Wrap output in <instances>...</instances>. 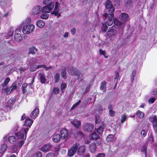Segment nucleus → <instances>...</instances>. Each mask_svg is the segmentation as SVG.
I'll return each instance as SVG.
<instances>
[{"mask_svg": "<svg viewBox=\"0 0 157 157\" xmlns=\"http://www.w3.org/2000/svg\"><path fill=\"white\" fill-rule=\"evenodd\" d=\"M29 130L28 127H23L21 130L16 133L15 135L17 138L19 139H23L25 140L26 139L27 133Z\"/></svg>", "mask_w": 157, "mask_h": 157, "instance_id": "nucleus-1", "label": "nucleus"}, {"mask_svg": "<svg viewBox=\"0 0 157 157\" xmlns=\"http://www.w3.org/2000/svg\"><path fill=\"white\" fill-rule=\"evenodd\" d=\"M35 29V26L31 24H28L25 25L22 29V32L24 34H29L32 32Z\"/></svg>", "mask_w": 157, "mask_h": 157, "instance_id": "nucleus-2", "label": "nucleus"}, {"mask_svg": "<svg viewBox=\"0 0 157 157\" xmlns=\"http://www.w3.org/2000/svg\"><path fill=\"white\" fill-rule=\"evenodd\" d=\"M79 145L78 143H75L73 144L72 146L68 150V156L71 157L73 156L76 152L78 147Z\"/></svg>", "mask_w": 157, "mask_h": 157, "instance_id": "nucleus-3", "label": "nucleus"}, {"mask_svg": "<svg viewBox=\"0 0 157 157\" xmlns=\"http://www.w3.org/2000/svg\"><path fill=\"white\" fill-rule=\"evenodd\" d=\"M104 16L108 19V20L106 21V23L108 26L111 25L113 23V21H112V18L114 17V16L113 14L105 13Z\"/></svg>", "mask_w": 157, "mask_h": 157, "instance_id": "nucleus-4", "label": "nucleus"}, {"mask_svg": "<svg viewBox=\"0 0 157 157\" xmlns=\"http://www.w3.org/2000/svg\"><path fill=\"white\" fill-rule=\"evenodd\" d=\"M150 121L152 123L154 130L156 132L157 131V116L152 115L149 117Z\"/></svg>", "mask_w": 157, "mask_h": 157, "instance_id": "nucleus-5", "label": "nucleus"}, {"mask_svg": "<svg viewBox=\"0 0 157 157\" xmlns=\"http://www.w3.org/2000/svg\"><path fill=\"white\" fill-rule=\"evenodd\" d=\"M105 6L106 8L108 9V12L110 13H112L114 11V8L112 5L111 2L108 0L105 3Z\"/></svg>", "mask_w": 157, "mask_h": 157, "instance_id": "nucleus-6", "label": "nucleus"}, {"mask_svg": "<svg viewBox=\"0 0 157 157\" xmlns=\"http://www.w3.org/2000/svg\"><path fill=\"white\" fill-rule=\"evenodd\" d=\"M69 73L72 75H76L78 78V80L79 82L81 81L84 78L83 75L78 70L75 71V72H72L69 71Z\"/></svg>", "mask_w": 157, "mask_h": 157, "instance_id": "nucleus-7", "label": "nucleus"}, {"mask_svg": "<svg viewBox=\"0 0 157 157\" xmlns=\"http://www.w3.org/2000/svg\"><path fill=\"white\" fill-rule=\"evenodd\" d=\"M117 32L116 27L113 26L109 28L107 33V34L109 37H111L115 35Z\"/></svg>", "mask_w": 157, "mask_h": 157, "instance_id": "nucleus-8", "label": "nucleus"}, {"mask_svg": "<svg viewBox=\"0 0 157 157\" xmlns=\"http://www.w3.org/2000/svg\"><path fill=\"white\" fill-rule=\"evenodd\" d=\"M54 3H52L50 5H46L43 7L42 12L45 13H49L54 8Z\"/></svg>", "mask_w": 157, "mask_h": 157, "instance_id": "nucleus-9", "label": "nucleus"}, {"mask_svg": "<svg viewBox=\"0 0 157 157\" xmlns=\"http://www.w3.org/2000/svg\"><path fill=\"white\" fill-rule=\"evenodd\" d=\"M94 125L91 124L86 123L83 126L84 130L88 132H90L94 128Z\"/></svg>", "mask_w": 157, "mask_h": 157, "instance_id": "nucleus-10", "label": "nucleus"}, {"mask_svg": "<svg viewBox=\"0 0 157 157\" xmlns=\"http://www.w3.org/2000/svg\"><path fill=\"white\" fill-rule=\"evenodd\" d=\"M60 136L62 139H67L68 136V131L66 129H63L60 131Z\"/></svg>", "mask_w": 157, "mask_h": 157, "instance_id": "nucleus-11", "label": "nucleus"}, {"mask_svg": "<svg viewBox=\"0 0 157 157\" xmlns=\"http://www.w3.org/2000/svg\"><path fill=\"white\" fill-rule=\"evenodd\" d=\"M41 10L39 6H36L33 8L31 13L33 14L37 15L40 13Z\"/></svg>", "mask_w": 157, "mask_h": 157, "instance_id": "nucleus-12", "label": "nucleus"}, {"mask_svg": "<svg viewBox=\"0 0 157 157\" xmlns=\"http://www.w3.org/2000/svg\"><path fill=\"white\" fill-rule=\"evenodd\" d=\"M8 56L10 59H13L15 57L16 51L10 48L8 49L7 50Z\"/></svg>", "mask_w": 157, "mask_h": 157, "instance_id": "nucleus-13", "label": "nucleus"}, {"mask_svg": "<svg viewBox=\"0 0 157 157\" xmlns=\"http://www.w3.org/2000/svg\"><path fill=\"white\" fill-rule=\"evenodd\" d=\"M39 113L38 108L35 109L30 114V117L32 118H35L38 115Z\"/></svg>", "mask_w": 157, "mask_h": 157, "instance_id": "nucleus-14", "label": "nucleus"}, {"mask_svg": "<svg viewBox=\"0 0 157 157\" xmlns=\"http://www.w3.org/2000/svg\"><path fill=\"white\" fill-rule=\"evenodd\" d=\"M51 145L49 144H47L42 146L40 150L43 152H47L49 151L51 148Z\"/></svg>", "mask_w": 157, "mask_h": 157, "instance_id": "nucleus-15", "label": "nucleus"}, {"mask_svg": "<svg viewBox=\"0 0 157 157\" xmlns=\"http://www.w3.org/2000/svg\"><path fill=\"white\" fill-rule=\"evenodd\" d=\"M59 4L58 2H56L54 11L52 13V14H54L55 16H57L58 17L60 16V14L59 13V10L58 9V6Z\"/></svg>", "mask_w": 157, "mask_h": 157, "instance_id": "nucleus-16", "label": "nucleus"}, {"mask_svg": "<svg viewBox=\"0 0 157 157\" xmlns=\"http://www.w3.org/2000/svg\"><path fill=\"white\" fill-rule=\"evenodd\" d=\"M128 15L125 13H121L119 16L120 18L122 21V23L125 21L128 18Z\"/></svg>", "mask_w": 157, "mask_h": 157, "instance_id": "nucleus-17", "label": "nucleus"}, {"mask_svg": "<svg viewBox=\"0 0 157 157\" xmlns=\"http://www.w3.org/2000/svg\"><path fill=\"white\" fill-rule=\"evenodd\" d=\"M29 52L28 54H32L33 55L35 54V52L38 51L37 49L35 46H33L29 48L28 49Z\"/></svg>", "mask_w": 157, "mask_h": 157, "instance_id": "nucleus-18", "label": "nucleus"}, {"mask_svg": "<svg viewBox=\"0 0 157 157\" xmlns=\"http://www.w3.org/2000/svg\"><path fill=\"white\" fill-rule=\"evenodd\" d=\"M71 123L73 124L75 127L78 128L81 124L80 121L76 119H74L73 120L71 121Z\"/></svg>", "mask_w": 157, "mask_h": 157, "instance_id": "nucleus-19", "label": "nucleus"}, {"mask_svg": "<svg viewBox=\"0 0 157 157\" xmlns=\"http://www.w3.org/2000/svg\"><path fill=\"white\" fill-rule=\"evenodd\" d=\"M85 150V147L84 146H80L78 150V154L80 155H82L84 153Z\"/></svg>", "mask_w": 157, "mask_h": 157, "instance_id": "nucleus-20", "label": "nucleus"}, {"mask_svg": "<svg viewBox=\"0 0 157 157\" xmlns=\"http://www.w3.org/2000/svg\"><path fill=\"white\" fill-rule=\"evenodd\" d=\"M75 135L76 140H79L82 138L83 136V134L80 131H77L76 133L75 134Z\"/></svg>", "mask_w": 157, "mask_h": 157, "instance_id": "nucleus-21", "label": "nucleus"}, {"mask_svg": "<svg viewBox=\"0 0 157 157\" xmlns=\"http://www.w3.org/2000/svg\"><path fill=\"white\" fill-rule=\"evenodd\" d=\"M106 82L105 81H103L101 84L100 89L103 92H105L106 91Z\"/></svg>", "mask_w": 157, "mask_h": 157, "instance_id": "nucleus-22", "label": "nucleus"}, {"mask_svg": "<svg viewBox=\"0 0 157 157\" xmlns=\"http://www.w3.org/2000/svg\"><path fill=\"white\" fill-rule=\"evenodd\" d=\"M90 150L91 153H94L96 151V146L95 144H90L89 145Z\"/></svg>", "mask_w": 157, "mask_h": 157, "instance_id": "nucleus-23", "label": "nucleus"}, {"mask_svg": "<svg viewBox=\"0 0 157 157\" xmlns=\"http://www.w3.org/2000/svg\"><path fill=\"white\" fill-rule=\"evenodd\" d=\"M7 148V146L6 144H4L1 145L0 147V153L2 154L5 152Z\"/></svg>", "mask_w": 157, "mask_h": 157, "instance_id": "nucleus-24", "label": "nucleus"}, {"mask_svg": "<svg viewBox=\"0 0 157 157\" xmlns=\"http://www.w3.org/2000/svg\"><path fill=\"white\" fill-rule=\"evenodd\" d=\"M33 121L30 119L28 118L26 119L25 121V125L26 126H28L30 127L33 123Z\"/></svg>", "mask_w": 157, "mask_h": 157, "instance_id": "nucleus-25", "label": "nucleus"}, {"mask_svg": "<svg viewBox=\"0 0 157 157\" xmlns=\"http://www.w3.org/2000/svg\"><path fill=\"white\" fill-rule=\"evenodd\" d=\"M22 37L21 35L18 33H15L14 36V39L17 41H21L22 40Z\"/></svg>", "mask_w": 157, "mask_h": 157, "instance_id": "nucleus-26", "label": "nucleus"}, {"mask_svg": "<svg viewBox=\"0 0 157 157\" xmlns=\"http://www.w3.org/2000/svg\"><path fill=\"white\" fill-rule=\"evenodd\" d=\"M61 138V136L59 134H56L53 136L52 140L54 142L57 143L60 141Z\"/></svg>", "mask_w": 157, "mask_h": 157, "instance_id": "nucleus-27", "label": "nucleus"}, {"mask_svg": "<svg viewBox=\"0 0 157 157\" xmlns=\"http://www.w3.org/2000/svg\"><path fill=\"white\" fill-rule=\"evenodd\" d=\"M39 75L40 78L41 82L42 83H44L46 81V79L44 75L42 73L39 74Z\"/></svg>", "mask_w": 157, "mask_h": 157, "instance_id": "nucleus-28", "label": "nucleus"}, {"mask_svg": "<svg viewBox=\"0 0 157 157\" xmlns=\"http://www.w3.org/2000/svg\"><path fill=\"white\" fill-rule=\"evenodd\" d=\"M36 25L38 27L42 28L45 25L44 22L42 20H39L36 22Z\"/></svg>", "mask_w": 157, "mask_h": 157, "instance_id": "nucleus-29", "label": "nucleus"}, {"mask_svg": "<svg viewBox=\"0 0 157 157\" xmlns=\"http://www.w3.org/2000/svg\"><path fill=\"white\" fill-rule=\"evenodd\" d=\"M132 0H126L125 3V6L128 9L132 7Z\"/></svg>", "mask_w": 157, "mask_h": 157, "instance_id": "nucleus-30", "label": "nucleus"}, {"mask_svg": "<svg viewBox=\"0 0 157 157\" xmlns=\"http://www.w3.org/2000/svg\"><path fill=\"white\" fill-rule=\"evenodd\" d=\"M9 142L11 144H14L16 141V137L14 136H11L9 137L8 138Z\"/></svg>", "mask_w": 157, "mask_h": 157, "instance_id": "nucleus-31", "label": "nucleus"}, {"mask_svg": "<svg viewBox=\"0 0 157 157\" xmlns=\"http://www.w3.org/2000/svg\"><path fill=\"white\" fill-rule=\"evenodd\" d=\"M91 136L92 139L93 140L99 139L100 137L99 135L96 132H94L91 135Z\"/></svg>", "mask_w": 157, "mask_h": 157, "instance_id": "nucleus-32", "label": "nucleus"}, {"mask_svg": "<svg viewBox=\"0 0 157 157\" xmlns=\"http://www.w3.org/2000/svg\"><path fill=\"white\" fill-rule=\"evenodd\" d=\"M67 69L66 67L64 68L61 72V75L62 76L64 79H66L67 78Z\"/></svg>", "mask_w": 157, "mask_h": 157, "instance_id": "nucleus-33", "label": "nucleus"}, {"mask_svg": "<svg viewBox=\"0 0 157 157\" xmlns=\"http://www.w3.org/2000/svg\"><path fill=\"white\" fill-rule=\"evenodd\" d=\"M17 87V85L15 83H13L9 89L8 93H10L13 90L16 89Z\"/></svg>", "mask_w": 157, "mask_h": 157, "instance_id": "nucleus-34", "label": "nucleus"}, {"mask_svg": "<svg viewBox=\"0 0 157 157\" xmlns=\"http://www.w3.org/2000/svg\"><path fill=\"white\" fill-rule=\"evenodd\" d=\"M137 116L140 118H142L144 116V113L140 110H138L136 113Z\"/></svg>", "mask_w": 157, "mask_h": 157, "instance_id": "nucleus-35", "label": "nucleus"}, {"mask_svg": "<svg viewBox=\"0 0 157 157\" xmlns=\"http://www.w3.org/2000/svg\"><path fill=\"white\" fill-rule=\"evenodd\" d=\"M113 138L114 136L113 135L110 134L108 136L106 137V140L108 142H109L111 141L113 139Z\"/></svg>", "mask_w": 157, "mask_h": 157, "instance_id": "nucleus-36", "label": "nucleus"}, {"mask_svg": "<svg viewBox=\"0 0 157 157\" xmlns=\"http://www.w3.org/2000/svg\"><path fill=\"white\" fill-rule=\"evenodd\" d=\"M16 99L14 98H12L8 101L7 104L8 105H12L14 103Z\"/></svg>", "mask_w": 157, "mask_h": 157, "instance_id": "nucleus-37", "label": "nucleus"}, {"mask_svg": "<svg viewBox=\"0 0 157 157\" xmlns=\"http://www.w3.org/2000/svg\"><path fill=\"white\" fill-rule=\"evenodd\" d=\"M29 62L30 63H32L29 64V66H31L33 63H36L37 62V60L36 59L34 58H32L30 60Z\"/></svg>", "mask_w": 157, "mask_h": 157, "instance_id": "nucleus-38", "label": "nucleus"}, {"mask_svg": "<svg viewBox=\"0 0 157 157\" xmlns=\"http://www.w3.org/2000/svg\"><path fill=\"white\" fill-rule=\"evenodd\" d=\"M60 75L58 73H56L54 77V79L56 82H58L59 80Z\"/></svg>", "mask_w": 157, "mask_h": 157, "instance_id": "nucleus-39", "label": "nucleus"}, {"mask_svg": "<svg viewBox=\"0 0 157 157\" xmlns=\"http://www.w3.org/2000/svg\"><path fill=\"white\" fill-rule=\"evenodd\" d=\"M108 29V27L105 23H103L101 27V30L104 32H105Z\"/></svg>", "mask_w": 157, "mask_h": 157, "instance_id": "nucleus-40", "label": "nucleus"}, {"mask_svg": "<svg viewBox=\"0 0 157 157\" xmlns=\"http://www.w3.org/2000/svg\"><path fill=\"white\" fill-rule=\"evenodd\" d=\"M113 20L115 25H122V22L119 21L117 19L113 18Z\"/></svg>", "mask_w": 157, "mask_h": 157, "instance_id": "nucleus-41", "label": "nucleus"}, {"mask_svg": "<svg viewBox=\"0 0 157 157\" xmlns=\"http://www.w3.org/2000/svg\"><path fill=\"white\" fill-rule=\"evenodd\" d=\"M43 2L44 4H46L47 5H50L52 3H54L52 2V0H44Z\"/></svg>", "mask_w": 157, "mask_h": 157, "instance_id": "nucleus-42", "label": "nucleus"}, {"mask_svg": "<svg viewBox=\"0 0 157 157\" xmlns=\"http://www.w3.org/2000/svg\"><path fill=\"white\" fill-rule=\"evenodd\" d=\"M81 100H79L77 102L74 104L71 108V110H73L74 109H75L76 107H77L78 105L80 103H81Z\"/></svg>", "mask_w": 157, "mask_h": 157, "instance_id": "nucleus-43", "label": "nucleus"}, {"mask_svg": "<svg viewBox=\"0 0 157 157\" xmlns=\"http://www.w3.org/2000/svg\"><path fill=\"white\" fill-rule=\"evenodd\" d=\"M103 129L101 126H100L97 130V132L100 134L101 135L102 133Z\"/></svg>", "mask_w": 157, "mask_h": 157, "instance_id": "nucleus-44", "label": "nucleus"}, {"mask_svg": "<svg viewBox=\"0 0 157 157\" xmlns=\"http://www.w3.org/2000/svg\"><path fill=\"white\" fill-rule=\"evenodd\" d=\"M10 81V78H7L4 82V84H3L2 85V86L3 87L7 85L8 84V82H9Z\"/></svg>", "mask_w": 157, "mask_h": 157, "instance_id": "nucleus-45", "label": "nucleus"}, {"mask_svg": "<svg viewBox=\"0 0 157 157\" xmlns=\"http://www.w3.org/2000/svg\"><path fill=\"white\" fill-rule=\"evenodd\" d=\"M59 89L58 87H54L53 89V92L56 94L59 93Z\"/></svg>", "mask_w": 157, "mask_h": 157, "instance_id": "nucleus-46", "label": "nucleus"}, {"mask_svg": "<svg viewBox=\"0 0 157 157\" xmlns=\"http://www.w3.org/2000/svg\"><path fill=\"white\" fill-rule=\"evenodd\" d=\"M49 15L46 13H44L41 15L40 18L42 19H47L48 18Z\"/></svg>", "mask_w": 157, "mask_h": 157, "instance_id": "nucleus-47", "label": "nucleus"}, {"mask_svg": "<svg viewBox=\"0 0 157 157\" xmlns=\"http://www.w3.org/2000/svg\"><path fill=\"white\" fill-rule=\"evenodd\" d=\"M147 131L144 129L142 130L141 132V137H145L147 135Z\"/></svg>", "mask_w": 157, "mask_h": 157, "instance_id": "nucleus-48", "label": "nucleus"}, {"mask_svg": "<svg viewBox=\"0 0 157 157\" xmlns=\"http://www.w3.org/2000/svg\"><path fill=\"white\" fill-rule=\"evenodd\" d=\"M67 84L65 83H63L61 85V90L62 92H63V90L66 87Z\"/></svg>", "mask_w": 157, "mask_h": 157, "instance_id": "nucleus-49", "label": "nucleus"}, {"mask_svg": "<svg viewBox=\"0 0 157 157\" xmlns=\"http://www.w3.org/2000/svg\"><path fill=\"white\" fill-rule=\"evenodd\" d=\"M9 89L7 88H3L2 90V92L4 93H6L7 94H9L10 93H8Z\"/></svg>", "mask_w": 157, "mask_h": 157, "instance_id": "nucleus-50", "label": "nucleus"}, {"mask_svg": "<svg viewBox=\"0 0 157 157\" xmlns=\"http://www.w3.org/2000/svg\"><path fill=\"white\" fill-rule=\"evenodd\" d=\"M35 156L36 157H42V153L40 151H38L36 152L35 154Z\"/></svg>", "mask_w": 157, "mask_h": 157, "instance_id": "nucleus-51", "label": "nucleus"}, {"mask_svg": "<svg viewBox=\"0 0 157 157\" xmlns=\"http://www.w3.org/2000/svg\"><path fill=\"white\" fill-rule=\"evenodd\" d=\"M115 77L114 78V79L116 80V82H117L118 79L119 78V75L118 72L117 71H116L115 72Z\"/></svg>", "mask_w": 157, "mask_h": 157, "instance_id": "nucleus-52", "label": "nucleus"}, {"mask_svg": "<svg viewBox=\"0 0 157 157\" xmlns=\"http://www.w3.org/2000/svg\"><path fill=\"white\" fill-rule=\"evenodd\" d=\"M147 141L150 143H151L153 142V138L152 135H150Z\"/></svg>", "mask_w": 157, "mask_h": 157, "instance_id": "nucleus-53", "label": "nucleus"}, {"mask_svg": "<svg viewBox=\"0 0 157 157\" xmlns=\"http://www.w3.org/2000/svg\"><path fill=\"white\" fill-rule=\"evenodd\" d=\"M155 100V98H150L148 100V102L150 104L153 103L154 102Z\"/></svg>", "mask_w": 157, "mask_h": 157, "instance_id": "nucleus-54", "label": "nucleus"}, {"mask_svg": "<svg viewBox=\"0 0 157 157\" xmlns=\"http://www.w3.org/2000/svg\"><path fill=\"white\" fill-rule=\"evenodd\" d=\"M115 112L113 110H109V114L110 116L113 117L114 116Z\"/></svg>", "mask_w": 157, "mask_h": 157, "instance_id": "nucleus-55", "label": "nucleus"}, {"mask_svg": "<svg viewBox=\"0 0 157 157\" xmlns=\"http://www.w3.org/2000/svg\"><path fill=\"white\" fill-rule=\"evenodd\" d=\"M127 117L125 115H123L122 117V118L121 120V123H123L126 119Z\"/></svg>", "mask_w": 157, "mask_h": 157, "instance_id": "nucleus-56", "label": "nucleus"}, {"mask_svg": "<svg viewBox=\"0 0 157 157\" xmlns=\"http://www.w3.org/2000/svg\"><path fill=\"white\" fill-rule=\"evenodd\" d=\"M69 71H71L72 72H75V71H77V70L75 69H74L72 67H69L68 70V72L69 73Z\"/></svg>", "mask_w": 157, "mask_h": 157, "instance_id": "nucleus-57", "label": "nucleus"}, {"mask_svg": "<svg viewBox=\"0 0 157 157\" xmlns=\"http://www.w3.org/2000/svg\"><path fill=\"white\" fill-rule=\"evenodd\" d=\"M71 32L72 35H74L75 33L76 29L75 28L71 30Z\"/></svg>", "mask_w": 157, "mask_h": 157, "instance_id": "nucleus-58", "label": "nucleus"}, {"mask_svg": "<svg viewBox=\"0 0 157 157\" xmlns=\"http://www.w3.org/2000/svg\"><path fill=\"white\" fill-rule=\"evenodd\" d=\"M46 157H56V156L54 154L49 153L47 155Z\"/></svg>", "mask_w": 157, "mask_h": 157, "instance_id": "nucleus-59", "label": "nucleus"}, {"mask_svg": "<svg viewBox=\"0 0 157 157\" xmlns=\"http://www.w3.org/2000/svg\"><path fill=\"white\" fill-rule=\"evenodd\" d=\"M36 65L34 66L31 67L30 69V70L31 71H34L36 70Z\"/></svg>", "mask_w": 157, "mask_h": 157, "instance_id": "nucleus-60", "label": "nucleus"}, {"mask_svg": "<svg viewBox=\"0 0 157 157\" xmlns=\"http://www.w3.org/2000/svg\"><path fill=\"white\" fill-rule=\"evenodd\" d=\"M43 68H44L46 70H48L51 69L52 68V67L51 66L48 67H47L45 65H44V66H43Z\"/></svg>", "mask_w": 157, "mask_h": 157, "instance_id": "nucleus-61", "label": "nucleus"}, {"mask_svg": "<svg viewBox=\"0 0 157 157\" xmlns=\"http://www.w3.org/2000/svg\"><path fill=\"white\" fill-rule=\"evenodd\" d=\"M99 52L100 54V55H104L105 56V58H107V57L105 56L104 52L103 51L102 49H100L99 50Z\"/></svg>", "mask_w": 157, "mask_h": 157, "instance_id": "nucleus-62", "label": "nucleus"}, {"mask_svg": "<svg viewBox=\"0 0 157 157\" xmlns=\"http://www.w3.org/2000/svg\"><path fill=\"white\" fill-rule=\"evenodd\" d=\"M147 148L146 146H144L142 149V151L144 152L145 155H146Z\"/></svg>", "mask_w": 157, "mask_h": 157, "instance_id": "nucleus-63", "label": "nucleus"}, {"mask_svg": "<svg viewBox=\"0 0 157 157\" xmlns=\"http://www.w3.org/2000/svg\"><path fill=\"white\" fill-rule=\"evenodd\" d=\"M105 155L103 153H100L96 157H105Z\"/></svg>", "mask_w": 157, "mask_h": 157, "instance_id": "nucleus-64", "label": "nucleus"}]
</instances>
